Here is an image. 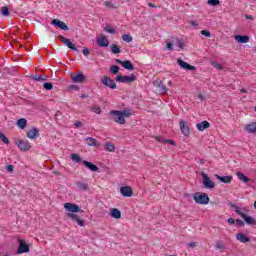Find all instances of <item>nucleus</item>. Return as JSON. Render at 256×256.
<instances>
[{
	"mask_svg": "<svg viewBox=\"0 0 256 256\" xmlns=\"http://www.w3.org/2000/svg\"><path fill=\"white\" fill-rule=\"evenodd\" d=\"M112 120L119 125H125V117H131V110H111L109 113Z\"/></svg>",
	"mask_w": 256,
	"mask_h": 256,
	"instance_id": "nucleus-1",
	"label": "nucleus"
},
{
	"mask_svg": "<svg viewBox=\"0 0 256 256\" xmlns=\"http://www.w3.org/2000/svg\"><path fill=\"white\" fill-rule=\"evenodd\" d=\"M230 207H232V209H234L236 215H239L240 217H242V219H244V222L246 225H256V219L243 213L239 206H237V204H233V203H229Z\"/></svg>",
	"mask_w": 256,
	"mask_h": 256,
	"instance_id": "nucleus-2",
	"label": "nucleus"
},
{
	"mask_svg": "<svg viewBox=\"0 0 256 256\" xmlns=\"http://www.w3.org/2000/svg\"><path fill=\"white\" fill-rule=\"evenodd\" d=\"M193 199L195 203H198V205H208L209 204V195L206 193H196L193 196Z\"/></svg>",
	"mask_w": 256,
	"mask_h": 256,
	"instance_id": "nucleus-3",
	"label": "nucleus"
},
{
	"mask_svg": "<svg viewBox=\"0 0 256 256\" xmlns=\"http://www.w3.org/2000/svg\"><path fill=\"white\" fill-rule=\"evenodd\" d=\"M64 209L66 211H69V213H83V210H81V208L79 207V205L75 204V203H65L64 204Z\"/></svg>",
	"mask_w": 256,
	"mask_h": 256,
	"instance_id": "nucleus-4",
	"label": "nucleus"
},
{
	"mask_svg": "<svg viewBox=\"0 0 256 256\" xmlns=\"http://www.w3.org/2000/svg\"><path fill=\"white\" fill-rule=\"evenodd\" d=\"M116 81L118 83H133V81H137V76L131 74L130 76H116Z\"/></svg>",
	"mask_w": 256,
	"mask_h": 256,
	"instance_id": "nucleus-5",
	"label": "nucleus"
},
{
	"mask_svg": "<svg viewBox=\"0 0 256 256\" xmlns=\"http://www.w3.org/2000/svg\"><path fill=\"white\" fill-rule=\"evenodd\" d=\"M31 251V246L25 243V240H19V247L17 249V254L21 255L23 253H29Z\"/></svg>",
	"mask_w": 256,
	"mask_h": 256,
	"instance_id": "nucleus-6",
	"label": "nucleus"
},
{
	"mask_svg": "<svg viewBox=\"0 0 256 256\" xmlns=\"http://www.w3.org/2000/svg\"><path fill=\"white\" fill-rule=\"evenodd\" d=\"M15 145L18 146V148L20 149V151L23 152H27L29 151V149H31V143H29V141L27 140H17L15 142Z\"/></svg>",
	"mask_w": 256,
	"mask_h": 256,
	"instance_id": "nucleus-7",
	"label": "nucleus"
},
{
	"mask_svg": "<svg viewBox=\"0 0 256 256\" xmlns=\"http://www.w3.org/2000/svg\"><path fill=\"white\" fill-rule=\"evenodd\" d=\"M59 41L63 42L68 49H71L72 51H79L75 44L71 42L69 38H65L63 35L58 36Z\"/></svg>",
	"mask_w": 256,
	"mask_h": 256,
	"instance_id": "nucleus-8",
	"label": "nucleus"
},
{
	"mask_svg": "<svg viewBox=\"0 0 256 256\" xmlns=\"http://www.w3.org/2000/svg\"><path fill=\"white\" fill-rule=\"evenodd\" d=\"M202 179L205 189H215V182H212L205 172L202 173Z\"/></svg>",
	"mask_w": 256,
	"mask_h": 256,
	"instance_id": "nucleus-9",
	"label": "nucleus"
},
{
	"mask_svg": "<svg viewBox=\"0 0 256 256\" xmlns=\"http://www.w3.org/2000/svg\"><path fill=\"white\" fill-rule=\"evenodd\" d=\"M102 85H105V87H109L110 89H117V84L115 83V80L109 78L108 76H104L101 80Z\"/></svg>",
	"mask_w": 256,
	"mask_h": 256,
	"instance_id": "nucleus-10",
	"label": "nucleus"
},
{
	"mask_svg": "<svg viewBox=\"0 0 256 256\" xmlns=\"http://www.w3.org/2000/svg\"><path fill=\"white\" fill-rule=\"evenodd\" d=\"M51 25H53L54 27H59V29H62V31H69V26H67L65 22L59 19H53Z\"/></svg>",
	"mask_w": 256,
	"mask_h": 256,
	"instance_id": "nucleus-11",
	"label": "nucleus"
},
{
	"mask_svg": "<svg viewBox=\"0 0 256 256\" xmlns=\"http://www.w3.org/2000/svg\"><path fill=\"white\" fill-rule=\"evenodd\" d=\"M180 131L182 132V135H185V137H189V135L191 134V130L187 125V122H185L184 120H180Z\"/></svg>",
	"mask_w": 256,
	"mask_h": 256,
	"instance_id": "nucleus-12",
	"label": "nucleus"
},
{
	"mask_svg": "<svg viewBox=\"0 0 256 256\" xmlns=\"http://www.w3.org/2000/svg\"><path fill=\"white\" fill-rule=\"evenodd\" d=\"M120 193L123 197H133V188L131 186L120 187Z\"/></svg>",
	"mask_w": 256,
	"mask_h": 256,
	"instance_id": "nucleus-13",
	"label": "nucleus"
},
{
	"mask_svg": "<svg viewBox=\"0 0 256 256\" xmlns=\"http://www.w3.org/2000/svg\"><path fill=\"white\" fill-rule=\"evenodd\" d=\"M67 216L70 217V219H72L73 221H75L77 225H79L80 227H85V220L79 218V215L68 213Z\"/></svg>",
	"mask_w": 256,
	"mask_h": 256,
	"instance_id": "nucleus-14",
	"label": "nucleus"
},
{
	"mask_svg": "<svg viewBox=\"0 0 256 256\" xmlns=\"http://www.w3.org/2000/svg\"><path fill=\"white\" fill-rule=\"evenodd\" d=\"M177 63L182 69H185L186 71H195V66H191V64L183 61L182 59H178Z\"/></svg>",
	"mask_w": 256,
	"mask_h": 256,
	"instance_id": "nucleus-15",
	"label": "nucleus"
},
{
	"mask_svg": "<svg viewBox=\"0 0 256 256\" xmlns=\"http://www.w3.org/2000/svg\"><path fill=\"white\" fill-rule=\"evenodd\" d=\"M26 137H28V139H37V137H39V129H37L36 127L31 128L26 133Z\"/></svg>",
	"mask_w": 256,
	"mask_h": 256,
	"instance_id": "nucleus-16",
	"label": "nucleus"
},
{
	"mask_svg": "<svg viewBox=\"0 0 256 256\" xmlns=\"http://www.w3.org/2000/svg\"><path fill=\"white\" fill-rule=\"evenodd\" d=\"M72 81H73V83H84L85 82V74L78 73L76 75H72Z\"/></svg>",
	"mask_w": 256,
	"mask_h": 256,
	"instance_id": "nucleus-17",
	"label": "nucleus"
},
{
	"mask_svg": "<svg viewBox=\"0 0 256 256\" xmlns=\"http://www.w3.org/2000/svg\"><path fill=\"white\" fill-rule=\"evenodd\" d=\"M209 127H211V124L207 120L196 124V129H198V131H205V129H209Z\"/></svg>",
	"mask_w": 256,
	"mask_h": 256,
	"instance_id": "nucleus-18",
	"label": "nucleus"
},
{
	"mask_svg": "<svg viewBox=\"0 0 256 256\" xmlns=\"http://www.w3.org/2000/svg\"><path fill=\"white\" fill-rule=\"evenodd\" d=\"M82 164L84 166H86V168L89 169L90 171H93V172L99 171V167L97 165H95V164H93V163H91V162H89L87 160H83Z\"/></svg>",
	"mask_w": 256,
	"mask_h": 256,
	"instance_id": "nucleus-19",
	"label": "nucleus"
},
{
	"mask_svg": "<svg viewBox=\"0 0 256 256\" xmlns=\"http://www.w3.org/2000/svg\"><path fill=\"white\" fill-rule=\"evenodd\" d=\"M216 179H218V181H221V183H231V181H233V176H219V174L215 175Z\"/></svg>",
	"mask_w": 256,
	"mask_h": 256,
	"instance_id": "nucleus-20",
	"label": "nucleus"
},
{
	"mask_svg": "<svg viewBox=\"0 0 256 256\" xmlns=\"http://www.w3.org/2000/svg\"><path fill=\"white\" fill-rule=\"evenodd\" d=\"M236 239L240 241V243H249V241H251V238L243 233L236 234Z\"/></svg>",
	"mask_w": 256,
	"mask_h": 256,
	"instance_id": "nucleus-21",
	"label": "nucleus"
},
{
	"mask_svg": "<svg viewBox=\"0 0 256 256\" xmlns=\"http://www.w3.org/2000/svg\"><path fill=\"white\" fill-rule=\"evenodd\" d=\"M97 44L99 45V47H109V40L107 39V37L102 36L97 39Z\"/></svg>",
	"mask_w": 256,
	"mask_h": 256,
	"instance_id": "nucleus-22",
	"label": "nucleus"
},
{
	"mask_svg": "<svg viewBox=\"0 0 256 256\" xmlns=\"http://www.w3.org/2000/svg\"><path fill=\"white\" fill-rule=\"evenodd\" d=\"M245 130L247 131V133H256V122H252L250 124H247L245 127Z\"/></svg>",
	"mask_w": 256,
	"mask_h": 256,
	"instance_id": "nucleus-23",
	"label": "nucleus"
},
{
	"mask_svg": "<svg viewBox=\"0 0 256 256\" xmlns=\"http://www.w3.org/2000/svg\"><path fill=\"white\" fill-rule=\"evenodd\" d=\"M235 39L238 43H249V36L247 35H244V36L236 35Z\"/></svg>",
	"mask_w": 256,
	"mask_h": 256,
	"instance_id": "nucleus-24",
	"label": "nucleus"
},
{
	"mask_svg": "<svg viewBox=\"0 0 256 256\" xmlns=\"http://www.w3.org/2000/svg\"><path fill=\"white\" fill-rule=\"evenodd\" d=\"M17 127H19V129H25V127H27V119L25 118H20L17 120L16 122Z\"/></svg>",
	"mask_w": 256,
	"mask_h": 256,
	"instance_id": "nucleus-25",
	"label": "nucleus"
},
{
	"mask_svg": "<svg viewBox=\"0 0 256 256\" xmlns=\"http://www.w3.org/2000/svg\"><path fill=\"white\" fill-rule=\"evenodd\" d=\"M78 189L80 191H89V184L85 182H77L76 183Z\"/></svg>",
	"mask_w": 256,
	"mask_h": 256,
	"instance_id": "nucleus-26",
	"label": "nucleus"
},
{
	"mask_svg": "<svg viewBox=\"0 0 256 256\" xmlns=\"http://www.w3.org/2000/svg\"><path fill=\"white\" fill-rule=\"evenodd\" d=\"M122 67H124V69H127L128 71H133L135 69L133 63H131L129 60L123 61Z\"/></svg>",
	"mask_w": 256,
	"mask_h": 256,
	"instance_id": "nucleus-27",
	"label": "nucleus"
},
{
	"mask_svg": "<svg viewBox=\"0 0 256 256\" xmlns=\"http://www.w3.org/2000/svg\"><path fill=\"white\" fill-rule=\"evenodd\" d=\"M237 177L239 181H242V183H249V181H251V179L245 176L242 172H237Z\"/></svg>",
	"mask_w": 256,
	"mask_h": 256,
	"instance_id": "nucleus-28",
	"label": "nucleus"
},
{
	"mask_svg": "<svg viewBox=\"0 0 256 256\" xmlns=\"http://www.w3.org/2000/svg\"><path fill=\"white\" fill-rule=\"evenodd\" d=\"M111 217H113V219H121V211L117 208H113L111 210Z\"/></svg>",
	"mask_w": 256,
	"mask_h": 256,
	"instance_id": "nucleus-29",
	"label": "nucleus"
},
{
	"mask_svg": "<svg viewBox=\"0 0 256 256\" xmlns=\"http://www.w3.org/2000/svg\"><path fill=\"white\" fill-rule=\"evenodd\" d=\"M86 141H89L88 145L90 147H99V142H97V140L95 138L88 137V138H86Z\"/></svg>",
	"mask_w": 256,
	"mask_h": 256,
	"instance_id": "nucleus-30",
	"label": "nucleus"
},
{
	"mask_svg": "<svg viewBox=\"0 0 256 256\" xmlns=\"http://www.w3.org/2000/svg\"><path fill=\"white\" fill-rule=\"evenodd\" d=\"M110 49H111V52L114 54V55H119V53H121V48H119V46H117V44H112L110 46Z\"/></svg>",
	"mask_w": 256,
	"mask_h": 256,
	"instance_id": "nucleus-31",
	"label": "nucleus"
},
{
	"mask_svg": "<svg viewBox=\"0 0 256 256\" xmlns=\"http://www.w3.org/2000/svg\"><path fill=\"white\" fill-rule=\"evenodd\" d=\"M71 159L74 161V163H83V159H81V156L79 154H71Z\"/></svg>",
	"mask_w": 256,
	"mask_h": 256,
	"instance_id": "nucleus-32",
	"label": "nucleus"
},
{
	"mask_svg": "<svg viewBox=\"0 0 256 256\" xmlns=\"http://www.w3.org/2000/svg\"><path fill=\"white\" fill-rule=\"evenodd\" d=\"M105 149H106V151H109V153H114L115 152V145H113V143L107 142L105 144Z\"/></svg>",
	"mask_w": 256,
	"mask_h": 256,
	"instance_id": "nucleus-33",
	"label": "nucleus"
},
{
	"mask_svg": "<svg viewBox=\"0 0 256 256\" xmlns=\"http://www.w3.org/2000/svg\"><path fill=\"white\" fill-rule=\"evenodd\" d=\"M104 5L108 9H117V6L115 5V3H113V1H105Z\"/></svg>",
	"mask_w": 256,
	"mask_h": 256,
	"instance_id": "nucleus-34",
	"label": "nucleus"
},
{
	"mask_svg": "<svg viewBox=\"0 0 256 256\" xmlns=\"http://www.w3.org/2000/svg\"><path fill=\"white\" fill-rule=\"evenodd\" d=\"M122 39L123 41H126V43H131V41H133V36H131V34H123Z\"/></svg>",
	"mask_w": 256,
	"mask_h": 256,
	"instance_id": "nucleus-35",
	"label": "nucleus"
},
{
	"mask_svg": "<svg viewBox=\"0 0 256 256\" xmlns=\"http://www.w3.org/2000/svg\"><path fill=\"white\" fill-rule=\"evenodd\" d=\"M104 31L106 33H110L111 35H115L117 33V31L115 30V28H112L111 26H106L104 27Z\"/></svg>",
	"mask_w": 256,
	"mask_h": 256,
	"instance_id": "nucleus-36",
	"label": "nucleus"
},
{
	"mask_svg": "<svg viewBox=\"0 0 256 256\" xmlns=\"http://www.w3.org/2000/svg\"><path fill=\"white\" fill-rule=\"evenodd\" d=\"M0 140L3 141L5 145H9V138L5 136L4 133L0 131Z\"/></svg>",
	"mask_w": 256,
	"mask_h": 256,
	"instance_id": "nucleus-37",
	"label": "nucleus"
},
{
	"mask_svg": "<svg viewBox=\"0 0 256 256\" xmlns=\"http://www.w3.org/2000/svg\"><path fill=\"white\" fill-rule=\"evenodd\" d=\"M119 67L117 65H113L110 67V73H112V75H117V73H119Z\"/></svg>",
	"mask_w": 256,
	"mask_h": 256,
	"instance_id": "nucleus-38",
	"label": "nucleus"
},
{
	"mask_svg": "<svg viewBox=\"0 0 256 256\" xmlns=\"http://www.w3.org/2000/svg\"><path fill=\"white\" fill-rule=\"evenodd\" d=\"M207 3L211 7H217V5H220L221 2L219 0H208Z\"/></svg>",
	"mask_w": 256,
	"mask_h": 256,
	"instance_id": "nucleus-39",
	"label": "nucleus"
},
{
	"mask_svg": "<svg viewBox=\"0 0 256 256\" xmlns=\"http://www.w3.org/2000/svg\"><path fill=\"white\" fill-rule=\"evenodd\" d=\"M158 89H159L160 93H167V86H165V84H163V82L161 84H159Z\"/></svg>",
	"mask_w": 256,
	"mask_h": 256,
	"instance_id": "nucleus-40",
	"label": "nucleus"
},
{
	"mask_svg": "<svg viewBox=\"0 0 256 256\" xmlns=\"http://www.w3.org/2000/svg\"><path fill=\"white\" fill-rule=\"evenodd\" d=\"M91 111L93 113H96L97 115H101V107H99V106H92Z\"/></svg>",
	"mask_w": 256,
	"mask_h": 256,
	"instance_id": "nucleus-41",
	"label": "nucleus"
},
{
	"mask_svg": "<svg viewBox=\"0 0 256 256\" xmlns=\"http://www.w3.org/2000/svg\"><path fill=\"white\" fill-rule=\"evenodd\" d=\"M43 87L46 89V91H51L53 89V84L51 82H45Z\"/></svg>",
	"mask_w": 256,
	"mask_h": 256,
	"instance_id": "nucleus-42",
	"label": "nucleus"
},
{
	"mask_svg": "<svg viewBox=\"0 0 256 256\" xmlns=\"http://www.w3.org/2000/svg\"><path fill=\"white\" fill-rule=\"evenodd\" d=\"M1 14L3 15V17H9V8L2 7L1 8Z\"/></svg>",
	"mask_w": 256,
	"mask_h": 256,
	"instance_id": "nucleus-43",
	"label": "nucleus"
},
{
	"mask_svg": "<svg viewBox=\"0 0 256 256\" xmlns=\"http://www.w3.org/2000/svg\"><path fill=\"white\" fill-rule=\"evenodd\" d=\"M215 248H216V249H225V245H223V242L217 240V241H216Z\"/></svg>",
	"mask_w": 256,
	"mask_h": 256,
	"instance_id": "nucleus-44",
	"label": "nucleus"
},
{
	"mask_svg": "<svg viewBox=\"0 0 256 256\" xmlns=\"http://www.w3.org/2000/svg\"><path fill=\"white\" fill-rule=\"evenodd\" d=\"M175 45H177L179 49H183V47H185V44L182 41H180L179 38H176Z\"/></svg>",
	"mask_w": 256,
	"mask_h": 256,
	"instance_id": "nucleus-45",
	"label": "nucleus"
},
{
	"mask_svg": "<svg viewBox=\"0 0 256 256\" xmlns=\"http://www.w3.org/2000/svg\"><path fill=\"white\" fill-rule=\"evenodd\" d=\"M213 67H215V69H218L219 71H223V66L217 62H212Z\"/></svg>",
	"mask_w": 256,
	"mask_h": 256,
	"instance_id": "nucleus-46",
	"label": "nucleus"
},
{
	"mask_svg": "<svg viewBox=\"0 0 256 256\" xmlns=\"http://www.w3.org/2000/svg\"><path fill=\"white\" fill-rule=\"evenodd\" d=\"M236 225L237 227H245V222H243V220L241 219H236Z\"/></svg>",
	"mask_w": 256,
	"mask_h": 256,
	"instance_id": "nucleus-47",
	"label": "nucleus"
},
{
	"mask_svg": "<svg viewBox=\"0 0 256 256\" xmlns=\"http://www.w3.org/2000/svg\"><path fill=\"white\" fill-rule=\"evenodd\" d=\"M32 79H34V81H45V78H43V76L38 75H33Z\"/></svg>",
	"mask_w": 256,
	"mask_h": 256,
	"instance_id": "nucleus-48",
	"label": "nucleus"
},
{
	"mask_svg": "<svg viewBox=\"0 0 256 256\" xmlns=\"http://www.w3.org/2000/svg\"><path fill=\"white\" fill-rule=\"evenodd\" d=\"M201 35H203L204 37H211V32H209L208 30H202Z\"/></svg>",
	"mask_w": 256,
	"mask_h": 256,
	"instance_id": "nucleus-49",
	"label": "nucleus"
},
{
	"mask_svg": "<svg viewBox=\"0 0 256 256\" xmlns=\"http://www.w3.org/2000/svg\"><path fill=\"white\" fill-rule=\"evenodd\" d=\"M14 169H15V167L11 164L7 165V167H6V171H8V173H13Z\"/></svg>",
	"mask_w": 256,
	"mask_h": 256,
	"instance_id": "nucleus-50",
	"label": "nucleus"
},
{
	"mask_svg": "<svg viewBox=\"0 0 256 256\" xmlns=\"http://www.w3.org/2000/svg\"><path fill=\"white\" fill-rule=\"evenodd\" d=\"M74 127H76L77 129H79V127H83V122H81V121H76V122L74 123Z\"/></svg>",
	"mask_w": 256,
	"mask_h": 256,
	"instance_id": "nucleus-51",
	"label": "nucleus"
},
{
	"mask_svg": "<svg viewBox=\"0 0 256 256\" xmlns=\"http://www.w3.org/2000/svg\"><path fill=\"white\" fill-rule=\"evenodd\" d=\"M166 48L168 49V51H173V43L168 42Z\"/></svg>",
	"mask_w": 256,
	"mask_h": 256,
	"instance_id": "nucleus-52",
	"label": "nucleus"
},
{
	"mask_svg": "<svg viewBox=\"0 0 256 256\" xmlns=\"http://www.w3.org/2000/svg\"><path fill=\"white\" fill-rule=\"evenodd\" d=\"M163 82L161 81V80H156V81H154L153 82V85L155 86V87H158L159 88V85H161Z\"/></svg>",
	"mask_w": 256,
	"mask_h": 256,
	"instance_id": "nucleus-53",
	"label": "nucleus"
},
{
	"mask_svg": "<svg viewBox=\"0 0 256 256\" xmlns=\"http://www.w3.org/2000/svg\"><path fill=\"white\" fill-rule=\"evenodd\" d=\"M229 225H235L236 220L234 218H228Z\"/></svg>",
	"mask_w": 256,
	"mask_h": 256,
	"instance_id": "nucleus-54",
	"label": "nucleus"
},
{
	"mask_svg": "<svg viewBox=\"0 0 256 256\" xmlns=\"http://www.w3.org/2000/svg\"><path fill=\"white\" fill-rule=\"evenodd\" d=\"M83 55L85 57H87V55H89V49L88 48H83V51H82Z\"/></svg>",
	"mask_w": 256,
	"mask_h": 256,
	"instance_id": "nucleus-55",
	"label": "nucleus"
},
{
	"mask_svg": "<svg viewBox=\"0 0 256 256\" xmlns=\"http://www.w3.org/2000/svg\"><path fill=\"white\" fill-rule=\"evenodd\" d=\"M190 24L192 27H195V28L199 27V24L197 23V21H191Z\"/></svg>",
	"mask_w": 256,
	"mask_h": 256,
	"instance_id": "nucleus-56",
	"label": "nucleus"
},
{
	"mask_svg": "<svg viewBox=\"0 0 256 256\" xmlns=\"http://www.w3.org/2000/svg\"><path fill=\"white\" fill-rule=\"evenodd\" d=\"M188 247H191L192 249L197 247V244L195 242L188 243Z\"/></svg>",
	"mask_w": 256,
	"mask_h": 256,
	"instance_id": "nucleus-57",
	"label": "nucleus"
},
{
	"mask_svg": "<svg viewBox=\"0 0 256 256\" xmlns=\"http://www.w3.org/2000/svg\"><path fill=\"white\" fill-rule=\"evenodd\" d=\"M198 99H200V101H205V96H203V94H198Z\"/></svg>",
	"mask_w": 256,
	"mask_h": 256,
	"instance_id": "nucleus-58",
	"label": "nucleus"
},
{
	"mask_svg": "<svg viewBox=\"0 0 256 256\" xmlns=\"http://www.w3.org/2000/svg\"><path fill=\"white\" fill-rule=\"evenodd\" d=\"M245 18L246 19H249L250 21H253V16L249 15V14H246L245 15Z\"/></svg>",
	"mask_w": 256,
	"mask_h": 256,
	"instance_id": "nucleus-59",
	"label": "nucleus"
},
{
	"mask_svg": "<svg viewBox=\"0 0 256 256\" xmlns=\"http://www.w3.org/2000/svg\"><path fill=\"white\" fill-rule=\"evenodd\" d=\"M166 143H169V145H175V141L173 140H166Z\"/></svg>",
	"mask_w": 256,
	"mask_h": 256,
	"instance_id": "nucleus-60",
	"label": "nucleus"
},
{
	"mask_svg": "<svg viewBox=\"0 0 256 256\" xmlns=\"http://www.w3.org/2000/svg\"><path fill=\"white\" fill-rule=\"evenodd\" d=\"M115 63H117L118 65H123V61H121L120 59H116Z\"/></svg>",
	"mask_w": 256,
	"mask_h": 256,
	"instance_id": "nucleus-61",
	"label": "nucleus"
},
{
	"mask_svg": "<svg viewBox=\"0 0 256 256\" xmlns=\"http://www.w3.org/2000/svg\"><path fill=\"white\" fill-rule=\"evenodd\" d=\"M71 89L77 90V89H79V86H77V85H72V86H71Z\"/></svg>",
	"mask_w": 256,
	"mask_h": 256,
	"instance_id": "nucleus-62",
	"label": "nucleus"
},
{
	"mask_svg": "<svg viewBox=\"0 0 256 256\" xmlns=\"http://www.w3.org/2000/svg\"><path fill=\"white\" fill-rule=\"evenodd\" d=\"M240 93H248L246 89H241Z\"/></svg>",
	"mask_w": 256,
	"mask_h": 256,
	"instance_id": "nucleus-63",
	"label": "nucleus"
},
{
	"mask_svg": "<svg viewBox=\"0 0 256 256\" xmlns=\"http://www.w3.org/2000/svg\"><path fill=\"white\" fill-rule=\"evenodd\" d=\"M81 97L82 99H87L88 96L86 94H82Z\"/></svg>",
	"mask_w": 256,
	"mask_h": 256,
	"instance_id": "nucleus-64",
	"label": "nucleus"
}]
</instances>
